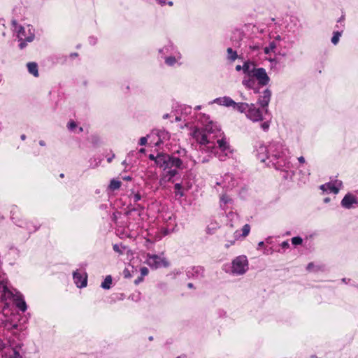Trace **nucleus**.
I'll return each instance as SVG.
<instances>
[{"label": "nucleus", "mask_w": 358, "mask_h": 358, "mask_svg": "<svg viewBox=\"0 0 358 358\" xmlns=\"http://www.w3.org/2000/svg\"><path fill=\"white\" fill-rule=\"evenodd\" d=\"M254 152L259 161L280 171L282 173L283 179H292L294 176V171L292 164L289 161V150L282 143L272 141L268 145L257 143L255 145Z\"/></svg>", "instance_id": "nucleus-1"}, {"label": "nucleus", "mask_w": 358, "mask_h": 358, "mask_svg": "<svg viewBox=\"0 0 358 358\" xmlns=\"http://www.w3.org/2000/svg\"><path fill=\"white\" fill-rule=\"evenodd\" d=\"M117 214H120V213L118 211H115L113 213V215L111 216L112 221H113V222H116L117 221Z\"/></svg>", "instance_id": "nucleus-59"}, {"label": "nucleus", "mask_w": 358, "mask_h": 358, "mask_svg": "<svg viewBox=\"0 0 358 358\" xmlns=\"http://www.w3.org/2000/svg\"><path fill=\"white\" fill-rule=\"evenodd\" d=\"M264 243L265 242L264 241H260L259 242L258 245H257V250H260L264 245Z\"/></svg>", "instance_id": "nucleus-62"}, {"label": "nucleus", "mask_w": 358, "mask_h": 358, "mask_svg": "<svg viewBox=\"0 0 358 358\" xmlns=\"http://www.w3.org/2000/svg\"><path fill=\"white\" fill-rule=\"evenodd\" d=\"M271 97V91L269 89H266L263 92V94L259 96L258 98V104L262 108H264L265 113L268 112V106L270 102Z\"/></svg>", "instance_id": "nucleus-14"}, {"label": "nucleus", "mask_w": 358, "mask_h": 358, "mask_svg": "<svg viewBox=\"0 0 358 358\" xmlns=\"http://www.w3.org/2000/svg\"><path fill=\"white\" fill-rule=\"evenodd\" d=\"M129 299L137 302L141 299L140 293L132 294L129 296Z\"/></svg>", "instance_id": "nucleus-46"}, {"label": "nucleus", "mask_w": 358, "mask_h": 358, "mask_svg": "<svg viewBox=\"0 0 358 358\" xmlns=\"http://www.w3.org/2000/svg\"><path fill=\"white\" fill-rule=\"evenodd\" d=\"M218 315L220 317H224L226 315V312L223 310H218Z\"/></svg>", "instance_id": "nucleus-61"}, {"label": "nucleus", "mask_w": 358, "mask_h": 358, "mask_svg": "<svg viewBox=\"0 0 358 358\" xmlns=\"http://www.w3.org/2000/svg\"><path fill=\"white\" fill-rule=\"evenodd\" d=\"M12 220L17 226L27 229L29 234L36 231L40 227L39 224L32 221L16 220L15 217H12Z\"/></svg>", "instance_id": "nucleus-10"}, {"label": "nucleus", "mask_w": 358, "mask_h": 358, "mask_svg": "<svg viewBox=\"0 0 358 358\" xmlns=\"http://www.w3.org/2000/svg\"><path fill=\"white\" fill-rule=\"evenodd\" d=\"M73 280L77 287L83 288L87 285V273H80L78 269L73 272Z\"/></svg>", "instance_id": "nucleus-11"}, {"label": "nucleus", "mask_w": 358, "mask_h": 358, "mask_svg": "<svg viewBox=\"0 0 358 358\" xmlns=\"http://www.w3.org/2000/svg\"><path fill=\"white\" fill-rule=\"evenodd\" d=\"M186 275L189 279H202L205 277V268L201 266H192L187 268Z\"/></svg>", "instance_id": "nucleus-8"}, {"label": "nucleus", "mask_w": 358, "mask_h": 358, "mask_svg": "<svg viewBox=\"0 0 358 358\" xmlns=\"http://www.w3.org/2000/svg\"><path fill=\"white\" fill-rule=\"evenodd\" d=\"M292 244L294 246L301 245L303 243V239L301 236H294L291 239Z\"/></svg>", "instance_id": "nucleus-40"}, {"label": "nucleus", "mask_w": 358, "mask_h": 358, "mask_svg": "<svg viewBox=\"0 0 358 358\" xmlns=\"http://www.w3.org/2000/svg\"><path fill=\"white\" fill-rule=\"evenodd\" d=\"M261 129L264 131H268L270 127V122L269 121H265L260 124Z\"/></svg>", "instance_id": "nucleus-45"}, {"label": "nucleus", "mask_w": 358, "mask_h": 358, "mask_svg": "<svg viewBox=\"0 0 358 358\" xmlns=\"http://www.w3.org/2000/svg\"><path fill=\"white\" fill-rule=\"evenodd\" d=\"M222 101H223V97H218V98H216L215 99L212 103H215L217 104H219L220 106H222Z\"/></svg>", "instance_id": "nucleus-53"}, {"label": "nucleus", "mask_w": 358, "mask_h": 358, "mask_svg": "<svg viewBox=\"0 0 358 358\" xmlns=\"http://www.w3.org/2000/svg\"><path fill=\"white\" fill-rule=\"evenodd\" d=\"M113 249L115 252L118 253L119 255H122L124 253V250L126 249V247L123 245L122 243H116L113 245Z\"/></svg>", "instance_id": "nucleus-35"}, {"label": "nucleus", "mask_w": 358, "mask_h": 358, "mask_svg": "<svg viewBox=\"0 0 358 358\" xmlns=\"http://www.w3.org/2000/svg\"><path fill=\"white\" fill-rule=\"evenodd\" d=\"M149 136L141 137L139 139L138 144L140 145H145L147 143Z\"/></svg>", "instance_id": "nucleus-47"}, {"label": "nucleus", "mask_w": 358, "mask_h": 358, "mask_svg": "<svg viewBox=\"0 0 358 358\" xmlns=\"http://www.w3.org/2000/svg\"><path fill=\"white\" fill-rule=\"evenodd\" d=\"M344 20H345V15H341V17L337 20V23L338 24H340L341 26H339L338 24H336V27L338 28V29H343L345 27V24H344Z\"/></svg>", "instance_id": "nucleus-44"}, {"label": "nucleus", "mask_w": 358, "mask_h": 358, "mask_svg": "<svg viewBox=\"0 0 358 358\" xmlns=\"http://www.w3.org/2000/svg\"><path fill=\"white\" fill-rule=\"evenodd\" d=\"M13 25L15 27V30L17 32V38L18 39L19 48L20 50H23L27 45V43L32 42L35 38V34L31 32L29 26L28 27V34L27 31L21 25H17L16 20L12 21Z\"/></svg>", "instance_id": "nucleus-4"}, {"label": "nucleus", "mask_w": 358, "mask_h": 358, "mask_svg": "<svg viewBox=\"0 0 358 358\" xmlns=\"http://www.w3.org/2000/svg\"><path fill=\"white\" fill-rule=\"evenodd\" d=\"M11 299H14L15 306L20 310H21L23 313L27 310V306L24 299L23 296L21 294H17L16 295H14V296L12 297Z\"/></svg>", "instance_id": "nucleus-22"}, {"label": "nucleus", "mask_w": 358, "mask_h": 358, "mask_svg": "<svg viewBox=\"0 0 358 358\" xmlns=\"http://www.w3.org/2000/svg\"><path fill=\"white\" fill-rule=\"evenodd\" d=\"M341 205L345 209H351L355 206H358V194L355 196L351 193L346 194L341 200Z\"/></svg>", "instance_id": "nucleus-12"}, {"label": "nucleus", "mask_w": 358, "mask_h": 358, "mask_svg": "<svg viewBox=\"0 0 358 358\" xmlns=\"http://www.w3.org/2000/svg\"><path fill=\"white\" fill-rule=\"evenodd\" d=\"M231 201H232V199H230L227 194H222L220 197V202H221L220 206L222 207V203L227 204V203H231Z\"/></svg>", "instance_id": "nucleus-41"}, {"label": "nucleus", "mask_w": 358, "mask_h": 358, "mask_svg": "<svg viewBox=\"0 0 358 358\" xmlns=\"http://www.w3.org/2000/svg\"><path fill=\"white\" fill-rule=\"evenodd\" d=\"M129 198L131 201L134 203V206L136 205L137 202L141 201L143 198V196L140 192H135L132 190L129 196Z\"/></svg>", "instance_id": "nucleus-25"}, {"label": "nucleus", "mask_w": 358, "mask_h": 358, "mask_svg": "<svg viewBox=\"0 0 358 358\" xmlns=\"http://www.w3.org/2000/svg\"><path fill=\"white\" fill-rule=\"evenodd\" d=\"M5 326L8 329H17L18 328V324L17 323H14V324L6 323Z\"/></svg>", "instance_id": "nucleus-48"}, {"label": "nucleus", "mask_w": 358, "mask_h": 358, "mask_svg": "<svg viewBox=\"0 0 358 358\" xmlns=\"http://www.w3.org/2000/svg\"><path fill=\"white\" fill-rule=\"evenodd\" d=\"M236 102L229 96H223L222 106L226 107H234Z\"/></svg>", "instance_id": "nucleus-33"}, {"label": "nucleus", "mask_w": 358, "mask_h": 358, "mask_svg": "<svg viewBox=\"0 0 358 358\" xmlns=\"http://www.w3.org/2000/svg\"><path fill=\"white\" fill-rule=\"evenodd\" d=\"M280 247L282 248V249L284 251L286 250L287 249H288L289 248V243L288 241H283L280 244Z\"/></svg>", "instance_id": "nucleus-51"}, {"label": "nucleus", "mask_w": 358, "mask_h": 358, "mask_svg": "<svg viewBox=\"0 0 358 358\" xmlns=\"http://www.w3.org/2000/svg\"><path fill=\"white\" fill-rule=\"evenodd\" d=\"M8 358H21V355L18 351L13 350V355H11Z\"/></svg>", "instance_id": "nucleus-52"}, {"label": "nucleus", "mask_w": 358, "mask_h": 358, "mask_svg": "<svg viewBox=\"0 0 358 358\" xmlns=\"http://www.w3.org/2000/svg\"><path fill=\"white\" fill-rule=\"evenodd\" d=\"M147 264L152 268H167L169 266V262L164 257L157 255L148 254L146 258Z\"/></svg>", "instance_id": "nucleus-7"}, {"label": "nucleus", "mask_w": 358, "mask_h": 358, "mask_svg": "<svg viewBox=\"0 0 358 358\" xmlns=\"http://www.w3.org/2000/svg\"><path fill=\"white\" fill-rule=\"evenodd\" d=\"M199 120L203 124L207 123H211V121L210 120V117L208 115H206L204 113H199L198 115Z\"/></svg>", "instance_id": "nucleus-38"}, {"label": "nucleus", "mask_w": 358, "mask_h": 358, "mask_svg": "<svg viewBox=\"0 0 358 358\" xmlns=\"http://www.w3.org/2000/svg\"><path fill=\"white\" fill-rule=\"evenodd\" d=\"M217 143L221 152L224 153V155L220 154L219 155V159L220 161H224L226 157L228 156V154L231 153L229 144L226 141L224 138L218 139L217 141Z\"/></svg>", "instance_id": "nucleus-15"}, {"label": "nucleus", "mask_w": 358, "mask_h": 358, "mask_svg": "<svg viewBox=\"0 0 358 358\" xmlns=\"http://www.w3.org/2000/svg\"><path fill=\"white\" fill-rule=\"evenodd\" d=\"M252 90L255 94H259L260 92L259 87L256 85L255 86V88H252Z\"/></svg>", "instance_id": "nucleus-64"}, {"label": "nucleus", "mask_w": 358, "mask_h": 358, "mask_svg": "<svg viewBox=\"0 0 358 358\" xmlns=\"http://www.w3.org/2000/svg\"><path fill=\"white\" fill-rule=\"evenodd\" d=\"M250 231V226L248 224H245L242 228L241 236L245 237L248 235Z\"/></svg>", "instance_id": "nucleus-43"}, {"label": "nucleus", "mask_w": 358, "mask_h": 358, "mask_svg": "<svg viewBox=\"0 0 358 358\" xmlns=\"http://www.w3.org/2000/svg\"><path fill=\"white\" fill-rule=\"evenodd\" d=\"M141 275L142 277L147 275L148 274V268L147 267H141L140 268Z\"/></svg>", "instance_id": "nucleus-50"}, {"label": "nucleus", "mask_w": 358, "mask_h": 358, "mask_svg": "<svg viewBox=\"0 0 358 358\" xmlns=\"http://www.w3.org/2000/svg\"><path fill=\"white\" fill-rule=\"evenodd\" d=\"M9 250L10 252H13L17 255H19L20 254V250L17 249V248H16L15 246L14 245H12L9 248Z\"/></svg>", "instance_id": "nucleus-55"}, {"label": "nucleus", "mask_w": 358, "mask_h": 358, "mask_svg": "<svg viewBox=\"0 0 358 358\" xmlns=\"http://www.w3.org/2000/svg\"><path fill=\"white\" fill-rule=\"evenodd\" d=\"M273 252V250L272 248H265L264 250V254L265 255H271Z\"/></svg>", "instance_id": "nucleus-57"}, {"label": "nucleus", "mask_w": 358, "mask_h": 358, "mask_svg": "<svg viewBox=\"0 0 358 358\" xmlns=\"http://www.w3.org/2000/svg\"><path fill=\"white\" fill-rule=\"evenodd\" d=\"M14 296L13 292L8 288L7 282L0 281V299L6 300Z\"/></svg>", "instance_id": "nucleus-16"}, {"label": "nucleus", "mask_w": 358, "mask_h": 358, "mask_svg": "<svg viewBox=\"0 0 358 358\" xmlns=\"http://www.w3.org/2000/svg\"><path fill=\"white\" fill-rule=\"evenodd\" d=\"M246 117L252 122H259L263 120L262 112L259 108H256L254 103H251Z\"/></svg>", "instance_id": "nucleus-13"}, {"label": "nucleus", "mask_w": 358, "mask_h": 358, "mask_svg": "<svg viewBox=\"0 0 358 358\" xmlns=\"http://www.w3.org/2000/svg\"><path fill=\"white\" fill-rule=\"evenodd\" d=\"M77 127L76 123L74 121H70L68 124L67 127L69 130L72 131L73 129H75Z\"/></svg>", "instance_id": "nucleus-49"}, {"label": "nucleus", "mask_w": 358, "mask_h": 358, "mask_svg": "<svg viewBox=\"0 0 358 358\" xmlns=\"http://www.w3.org/2000/svg\"><path fill=\"white\" fill-rule=\"evenodd\" d=\"M285 38H282V36L278 35L275 37L274 40L269 42L268 45L264 48L265 54H269L271 52H274V50L278 46H282L280 43L282 41H284Z\"/></svg>", "instance_id": "nucleus-17"}, {"label": "nucleus", "mask_w": 358, "mask_h": 358, "mask_svg": "<svg viewBox=\"0 0 358 358\" xmlns=\"http://www.w3.org/2000/svg\"><path fill=\"white\" fill-rule=\"evenodd\" d=\"M182 185L180 183H176L174 185V193L176 196H179L180 197L184 196L183 191L182 190Z\"/></svg>", "instance_id": "nucleus-36"}, {"label": "nucleus", "mask_w": 358, "mask_h": 358, "mask_svg": "<svg viewBox=\"0 0 358 358\" xmlns=\"http://www.w3.org/2000/svg\"><path fill=\"white\" fill-rule=\"evenodd\" d=\"M282 38H285V41L280 43L282 45V46H279L280 48H289L292 46L293 42L287 40L286 36L282 37Z\"/></svg>", "instance_id": "nucleus-42"}, {"label": "nucleus", "mask_w": 358, "mask_h": 358, "mask_svg": "<svg viewBox=\"0 0 358 358\" xmlns=\"http://www.w3.org/2000/svg\"><path fill=\"white\" fill-rule=\"evenodd\" d=\"M267 244H271L272 243V237L271 236H268L267 237L266 239H265V241H264Z\"/></svg>", "instance_id": "nucleus-63"}, {"label": "nucleus", "mask_w": 358, "mask_h": 358, "mask_svg": "<svg viewBox=\"0 0 358 358\" xmlns=\"http://www.w3.org/2000/svg\"><path fill=\"white\" fill-rule=\"evenodd\" d=\"M243 72L247 77H255L260 86H266L270 81V78L266 73L265 69L256 68L254 62L250 60L245 61L242 66Z\"/></svg>", "instance_id": "nucleus-2"}, {"label": "nucleus", "mask_w": 358, "mask_h": 358, "mask_svg": "<svg viewBox=\"0 0 358 358\" xmlns=\"http://www.w3.org/2000/svg\"><path fill=\"white\" fill-rule=\"evenodd\" d=\"M227 59L231 62L235 61L238 58V55L236 50H234L231 48H228L227 50Z\"/></svg>", "instance_id": "nucleus-30"}, {"label": "nucleus", "mask_w": 358, "mask_h": 358, "mask_svg": "<svg viewBox=\"0 0 358 358\" xmlns=\"http://www.w3.org/2000/svg\"><path fill=\"white\" fill-rule=\"evenodd\" d=\"M27 66L29 73L35 77L38 76V64L36 62H29Z\"/></svg>", "instance_id": "nucleus-26"}, {"label": "nucleus", "mask_w": 358, "mask_h": 358, "mask_svg": "<svg viewBox=\"0 0 358 358\" xmlns=\"http://www.w3.org/2000/svg\"><path fill=\"white\" fill-rule=\"evenodd\" d=\"M112 281V276L110 275H107L104 280L101 282V287L103 289H109L111 287Z\"/></svg>", "instance_id": "nucleus-28"}, {"label": "nucleus", "mask_w": 358, "mask_h": 358, "mask_svg": "<svg viewBox=\"0 0 358 358\" xmlns=\"http://www.w3.org/2000/svg\"><path fill=\"white\" fill-rule=\"evenodd\" d=\"M314 267H315L314 264L313 262H310L308 264V265L306 266V270L308 271H311Z\"/></svg>", "instance_id": "nucleus-58"}, {"label": "nucleus", "mask_w": 358, "mask_h": 358, "mask_svg": "<svg viewBox=\"0 0 358 358\" xmlns=\"http://www.w3.org/2000/svg\"><path fill=\"white\" fill-rule=\"evenodd\" d=\"M343 32V29H340L339 30H337V31H334L333 32V36L331 39V43L334 44V45H337L338 41H339V39H340V37L341 36Z\"/></svg>", "instance_id": "nucleus-27"}, {"label": "nucleus", "mask_w": 358, "mask_h": 358, "mask_svg": "<svg viewBox=\"0 0 358 358\" xmlns=\"http://www.w3.org/2000/svg\"><path fill=\"white\" fill-rule=\"evenodd\" d=\"M121 184V181L115 179H112L108 185V189L111 191L117 190L120 187Z\"/></svg>", "instance_id": "nucleus-29"}, {"label": "nucleus", "mask_w": 358, "mask_h": 358, "mask_svg": "<svg viewBox=\"0 0 358 358\" xmlns=\"http://www.w3.org/2000/svg\"><path fill=\"white\" fill-rule=\"evenodd\" d=\"M164 152H158L157 155L155 156L153 154H150L148 156L149 159L154 161L155 164L159 167V159L162 158Z\"/></svg>", "instance_id": "nucleus-34"}, {"label": "nucleus", "mask_w": 358, "mask_h": 358, "mask_svg": "<svg viewBox=\"0 0 358 358\" xmlns=\"http://www.w3.org/2000/svg\"><path fill=\"white\" fill-rule=\"evenodd\" d=\"M255 79V77H245L242 80V84L245 88L252 90L256 85Z\"/></svg>", "instance_id": "nucleus-23"}, {"label": "nucleus", "mask_w": 358, "mask_h": 358, "mask_svg": "<svg viewBox=\"0 0 358 358\" xmlns=\"http://www.w3.org/2000/svg\"><path fill=\"white\" fill-rule=\"evenodd\" d=\"M101 161H102V159H101V158H96V157L90 158L89 160L90 168H91V169L96 168L97 166H99Z\"/></svg>", "instance_id": "nucleus-32"}, {"label": "nucleus", "mask_w": 358, "mask_h": 358, "mask_svg": "<svg viewBox=\"0 0 358 358\" xmlns=\"http://www.w3.org/2000/svg\"><path fill=\"white\" fill-rule=\"evenodd\" d=\"M159 53L162 55L168 53L177 55L178 59L181 58L180 53L176 50V47L171 42H169L166 45L159 49Z\"/></svg>", "instance_id": "nucleus-18"}, {"label": "nucleus", "mask_w": 358, "mask_h": 358, "mask_svg": "<svg viewBox=\"0 0 358 358\" xmlns=\"http://www.w3.org/2000/svg\"><path fill=\"white\" fill-rule=\"evenodd\" d=\"M157 136V141L154 143L156 146H160L161 144H163L166 141L169 140L170 134L166 130H157L155 133Z\"/></svg>", "instance_id": "nucleus-19"}, {"label": "nucleus", "mask_w": 358, "mask_h": 358, "mask_svg": "<svg viewBox=\"0 0 358 358\" xmlns=\"http://www.w3.org/2000/svg\"><path fill=\"white\" fill-rule=\"evenodd\" d=\"M224 270L235 275H243L248 270V260L245 255H239L233 259L231 266L224 265Z\"/></svg>", "instance_id": "nucleus-3"}, {"label": "nucleus", "mask_w": 358, "mask_h": 358, "mask_svg": "<svg viewBox=\"0 0 358 358\" xmlns=\"http://www.w3.org/2000/svg\"><path fill=\"white\" fill-rule=\"evenodd\" d=\"M343 186V182L339 180H333L320 186V189L327 193L338 194Z\"/></svg>", "instance_id": "nucleus-9"}, {"label": "nucleus", "mask_w": 358, "mask_h": 358, "mask_svg": "<svg viewBox=\"0 0 358 358\" xmlns=\"http://www.w3.org/2000/svg\"><path fill=\"white\" fill-rule=\"evenodd\" d=\"M216 185L226 188L233 187L234 186V180L232 175L230 173H226L222 181L216 182Z\"/></svg>", "instance_id": "nucleus-21"}, {"label": "nucleus", "mask_w": 358, "mask_h": 358, "mask_svg": "<svg viewBox=\"0 0 358 358\" xmlns=\"http://www.w3.org/2000/svg\"><path fill=\"white\" fill-rule=\"evenodd\" d=\"M159 159V167L162 168L164 171L169 169L182 168V161L179 158L172 155H169L166 153H163L162 158Z\"/></svg>", "instance_id": "nucleus-6"}, {"label": "nucleus", "mask_w": 358, "mask_h": 358, "mask_svg": "<svg viewBox=\"0 0 358 358\" xmlns=\"http://www.w3.org/2000/svg\"><path fill=\"white\" fill-rule=\"evenodd\" d=\"M177 59H178L177 55H171V56L164 57L166 64H167L168 66H173L176 63Z\"/></svg>", "instance_id": "nucleus-31"}, {"label": "nucleus", "mask_w": 358, "mask_h": 358, "mask_svg": "<svg viewBox=\"0 0 358 358\" xmlns=\"http://www.w3.org/2000/svg\"><path fill=\"white\" fill-rule=\"evenodd\" d=\"M143 280V277L142 276H140V277H138L137 279L135 280L134 281V283L136 285H138V283H140L141 282H142Z\"/></svg>", "instance_id": "nucleus-60"}, {"label": "nucleus", "mask_w": 358, "mask_h": 358, "mask_svg": "<svg viewBox=\"0 0 358 358\" xmlns=\"http://www.w3.org/2000/svg\"><path fill=\"white\" fill-rule=\"evenodd\" d=\"M125 214L129 220H134L137 224H139L141 221L147 217L145 207L141 204H136L132 208L128 207Z\"/></svg>", "instance_id": "nucleus-5"}, {"label": "nucleus", "mask_w": 358, "mask_h": 358, "mask_svg": "<svg viewBox=\"0 0 358 358\" xmlns=\"http://www.w3.org/2000/svg\"><path fill=\"white\" fill-rule=\"evenodd\" d=\"M166 177L168 178V181H170L174 176L178 174V171L176 168L172 169H167Z\"/></svg>", "instance_id": "nucleus-37"}, {"label": "nucleus", "mask_w": 358, "mask_h": 358, "mask_svg": "<svg viewBox=\"0 0 358 358\" xmlns=\"http://www.w3.org/2000/svg\"><path fill=\"white\" fill-rule=\"evenodd\" d=\"M193 137L201 145H206L210 143L207 138V135L202 133L199 129L196 128L193 131Z\"/></svg>", "instance_id": "nucleus-20"}, {"label": "nucleus", "mask_w": 358, "mask_h": 358, "mask_svg": "<svg viewBox=\"0 0 358 358\" xmlns=\"http://www.w3.org/2000/svg\"><path fill=\"white\" fill-rule=\"evenodd\" d=\"M123 275L125 278H129L131 277V275L130 274V272L128 268H125L123 271Z\"/></svg>", "instance_id": "nucleus-54"}, {"label": "nucleus", "mask_w": 358, "mask_h": 358, "mask_svg": "<svg viewBox=\"0 0 358 358\" xmlns=\"http://www.w3.org/2000/svg\"><path fill=\"white\" fill-rule=\"evenodd\" d=\"M96 41H97L96 38H95L94 36H90L89 38V43L92 45H94L96 43Z\"/></svg>", "instance_id": "nucleus-56"}, {"label": "nucleus", "mask_w": 358, "mask_h": 358, "mask_svg": "<svg viewBox=\"0 0 358 358\" xmlns=\"http://www.w3.org/2000/svg\"><path fill=\"white\" fill-rule=\"evenodd\" d=\"M180 110L182 115H187L192 113V107L187 105H182L180 106Z\"/></svg>", "instance_id": "nucleus-39"}, {"label": "nucleus", "mask_w": 358, "mask_h": 358, "mask_svg": "<svg viewBox=\"0 0 358 358\" xmlns=\"http://www.w3.org/2000/svg\"><path fill=\"white\" fill-rule=\"evenodd\" d=\"M250 106V104H248V103L245 102H241V103H236L234 105V108L236 109L238 112L243 113H245V114L248 113L249 108Z\"/></svg>", "instance_id": "nucleus-24"}]
</instances>
